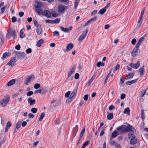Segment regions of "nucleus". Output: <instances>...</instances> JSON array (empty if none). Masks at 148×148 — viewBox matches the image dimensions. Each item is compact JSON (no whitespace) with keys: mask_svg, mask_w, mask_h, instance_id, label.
Here are the masks:
<instances>
[{"mask_svg":"<svg viewBox=\"0 0 148 148\" xmlns=\"http://www.w3.org/2000/svg\"><path fill=\"white\" fill-rule=\"evenodd\" d=\"M16 31L15 30L12 31L9 30L8 31V33L6 35V37L8 38H10L11 36H12L14 38H16Z\"/></svg>","mask_w":148,"mask_h":148,"instance_id":"obj_1","label":"nucleus"},{"mask_svg":"<svg viewBox=\"0 0 148 148\" xmlns=\"http://www.w3.org/2000/svg\"><path fill=\"white\" fill-rule=\"evenodd\" d=\"M123 126H123V132H129L131 130L133 131L134 130H135L134 128L130 125H128V126L123 125Z\"/></svg>","mask_w":148,"mask_h":148,"instance_id":"obj_2","label":"nucleus"},{"mask_svg":"<svg viewBox=\"0 0 148 148\" xmlns=\"http://www.w3.org/2000/svg\"><path fill=\"white\" fill-rule=\"evenodd\" d=\"M67 7V6H66L62 4H60L58 5L57 8L58 12L60 13H62L64 12Z\"/></svg>","mask_w":148,"mask_h":148,"instance_id":"obj_3","label":"nucleus"},{"mask_svg":"<svg viewBox=\"0 0 148 148\" xmlns=\"http://www.w3.org/2000/svg\"><path fill=\"white\" fill-rule=\"evenodd\" d=\"M9 97L7 96L3 99L1 100L0 101L1 105L3 107L6 105L7 103L9 101Z\"/></svg>","mask_w":148,"mask_h":148,"instance_id":"obj_4","label":"nucleus"},{"mask_svg":"<svg viewBox=\"0 0 148 148\" xmlns=\"http://www.w3.org/2000/svg\"><path fill=\"white\" fill-rule=\"evenodd\" d=\"M15 56L20 59H23L25 56V53L23 52L19 51H15L14 52Z\"/></svg>","mask_w":148,"mask_h":148,"instance_id":"obj_5","label":"nucleus"},{"mask_svg":"<svg viewBox=\"0 0 148 148\" xmlns=\"http://www.w3.org/2000/svg\"><path fill=\"white\" fill-rule=\"evenodd\" d=\"M88 29H86L84 31H83L82 33L79 38L78 40H82L84 39L86 35V34L88 32Z\"/></svg>","mask_w":148,"mask_h":148,"instance_id":"obj_6","label":"nucleus"},{"mask_svg":"<svg viewBox=\"0 0 148 148\" xmlns=\"http://www.w3.org/2000/svg\"><path fill=\"white\" fill-rule=\"evenodd\" d=\"M140 65V61H137L136 63H131L130 64V66L135 69H137L138 68Z\"/></svg>","mask_w":148,"mask_h":148,"instance_id":"obj_7","label":"nucleus"},{"mask_svg":"<svg viewBox=\"0 0 148 148\" xmlns=\"http://www.w3.org/2000/svg\"><path fill=\"white\" fill-rule=\"evenodd\" d=\"M34 78V76L33 75H31L29 76L25 80V82L26 84H27L28 83L31 81H32Z\"/></svg>","mask_w":148,"mask_h":148,"instance_id":"obj_8","label":"nucleus"},{"mask_svg":"<svg viewBox=\"0 0 148 148\" xmlns=\"http://www.w3.org/2000/svg\"><path fill=\"white\" fill-rule=\"evenodd\" d=\"M16 62V60L15 57H13L7 63V64L9 65H11L12 66L14 65Z\"/></svg>","mask_w":148,"mask_h":148,"instance_id":"obj_9","label":"nucleus"},{"mask_svg":"<svg viewBox=\"0 0 148 148\" xmlns=\"http://www.w3.org/2000/svg\"><path fill=\"white\" fill-rule=\"evenodd\" d=\"M144 39L145 38L144 37H141L140 38L136 45V47L137 48H138L144 40Z\"/></svg>","mask_w":148,"mask_h":148,"instance_id":"obj_10","label":"nucleus"},{"mask_svg":"<svg viewBox=\"0 0 148 148\" xmlns=\"http://www.w3.org/2000/svg\"><path fill=\"white\" fill-rule=\"evenodd\" d=\"M74 45L72 43H70L67 45L65 51L68 52L70 51L73 47Z\"/></svg>","mask_w":148,"mask_h":148,"instance_id":"obj_11","label":"nucleus"},{"mask_svg":"<svg viewBox=\"0 0 148 148\" xmlns=\"http://www.w3.org/2000/svg\"><path fill=\"white\" fill-rule=\"evenodd\" d=\"M36 13L37 14L39 15H43V11L41 8H36L35 9Z\"/></svg>","mask_w":148,"mask_h":148,"instance_id":"obj_12","label":"nucleus"},{"mask_svg":"<svg viewBox=\"0 0 148 148\" xmlns=\"http://www.w3.org/2000/svg\"><path fill=\"white\" fill-rule=\"evenodd\" d=\"M75 94L73 93H71L69 98L66 100V102L67 103H69L72 101L74 98L75 97Z\"/></svg>","mask_w":148,"mask_h":148,"instance_id":"obj_13","label":"nucleus"},{"mask_svg":"<svg viewBox=\"0 0 148 148\" xmlns=\"http://www.w3.org/2000/svg\"><path fill=\"white\" fill-rule=\"evenodd\" d=\"M75 66L72 67L70 69L68 74V78L70 77L75 72Z\"/></svg>","mask_w":148,"mask_h":148,"instance_id":"obj_14","label":"nucleus"},{"mask_svg":"<svg viewBox=\"0 0 148 148\" xmlns=\"http://www.w3.org/2000/svg\"><path fill=\"white\" fill-rule=\"evenodd\" d=\"M28 102L30 106H32L35 104L36 101L34 99H32V98L29 97L27 99Z\"/></svg>","mask_w":148,"mask_h":148,"instance_id":"obj_15","label":"nucleus"},{"mask_svg":"<svg viewBox=\"0 0 148 148\" xmlns=\"http://www.w3.org/2000/svg\"><path fill=\"white\" fill-rule=\"evenodd\" d=\"M138 48H137L135 47L132 52V55L133 57L135 56L138 53Z\"/></svg>","mask_w":148,"mask_h":148,"instance_id":"obj_16","label":"nucleus"},{"mask_svg":"<svg viewBox=\"0 0 148 148\" xmlns=\"http://www.w3.org/2000/svg\"><path fill=\"white\" fill-rule=\"evenodd\" d=\"M43 15H45L48 18H49L51 17V13L48 10H45L43 12Z\"/></svg>","mask_w":148,"mask_h":148,"instance_id":"obj_17","label":"nucleus"},{"mask_svg":"<svg viewBox=\"0 0 148 148\" xmlns=\"http://www.w3.org/2000/svg\"><path fill=\"white\" fill-rule=\"evenodd\" d=\"M145 69L144 68V66L140 67L139 68L138 71L140 72V76L141 77L144 75V72L145 71Z\"/></svg>","mask_w":148,"mask_h":148,"instance_id":"obj_18","label":"nucleus"},{"mask_svg":"<svg viewBox=\"0 0 148 148\" xmlns=\"http://www.w3.org/2000/svg\"><path fill=\"white\" fill-rule=\"evenodd\" d=\"M36 32L38 35H40L42 32V29L41 26H38L36 28Z\"/></svg>","mask_w":148,"mask_h":148,"instance_id":"obj_19","label":"nucleus"},{"mask_svg":"<svg viewBox=\"0 0 148 148\" xmlns=\"http://www.w3.org/2000/svg\"><path fill=\"white\" fill-rule=\"evenodd\" d=\"M24 29H21L20 31V35L21 38H23L25 37V35L24 33Z\"/></svg>","mask_w":148,"mask_h":148,"instance_id":"obj_20","label":"nucleus"},{"mask_svg":"<svg viewBox=\"0 0 148 148\" xmlns=\"http://www.w3.org/2000/svg\"><path fill=\"white\" fill-rule=\"evenodd\" d=\"M134 72H132L129 73L127 75V79H132L134 75Z\"/></svg>","mask_w":148,"mask_h":148,"instance_id":"obj_21","label":"nucleus"},{"mask_svg":"<svg viewBox=\"0 0 148 148\" xmlns=\"http://www.w3.org/2000/svg\"><path fill=\"white\" fill-rule=\"evenodd\" d=\"M130 139V143L131 144H135L137 143L136 139L135 138V137L132 138Z\"/></svg>","mask_w":148,"mask_h":148,"instance_id":"obj_22","label":"nucleus"},{"mask_svg":"<svg viewBox=\"0 0 148 148\" xmlns=\"http://www.w3.org/2000/svg\"><path fill=\"white\" fill-rule=\"evenodd\" d=\"M137 80V79H135L130 81H128L126 82V84L127 85H130L133 83L136 82Z\"/></svg>","mask_w":148,"mask_h":148,"instance_id":"obj_23","label":"nucleus"},{"mask_svg":"<svg viewBox=\"0 0 148 148\" xmlns=\"http://www.w3.org/2000/svg\"><path fill=\"white\" fill-rule=\"evenodd\" d=\"M44 41L43 39H41L39 40L36 44V46L38 47H40L41 44L43 43Z\"/></svg>","mask_w":148,"mask_h":148,"instance_id":"obj_24","label":"nucleus"},{"mask_svg":"<svg viewBox=\"0 0 148 148\" xmlns=\"http://www.w3.org/2000/svg\"><path fill=\"white\" fill-rule=\"evenodd\" d=\"M123 113L125 114H126L128 115H130V109L129 108H127L125 109L123 111Z\"/></svg>","mask_w":148,"mask_h":148,"instance_id":"obj_25","label":"nucleus"},{"mask_svg":"<svg viewBox=\"0 0 148 148\" xmlns=\"http://www.w3.org/2000/svg\"><path fill=\"white\" fill-rule=\"evenodd\" d=\"M85 126H84V128L81 131V132L80 133V137L79 139V140L80 141L81 139V138H82V136H83V135L84 134V133L85 131Z\"/></svg>","mask_w":148,"mask_h":148,"instance_id":"obj_26","label":"nucleus"},{"mask_svg":"<svg viewBox=\"0 0 148 148\" xmlns=\"http://www.w3.org/2000/svg\"><path fill=\"white\" fill-rule=\"evenodd\" d=\"M42 6L43 4L41 2H37V5L35 6V8L36 9L40 8L42 7Z\"/></svg>","mask_w":148,"mask_h":148,"instance_id":"obj_27","label":"nucleus"},{"mask_svg":"<svg viewBox=\"0 0 148 148\" xmlns=\"http://www.w3.org/2000/svg\"><path fill=\"white\" fill-rule=\"evenodd\" d=\"M15 79H12L8 82L7 85L8 86H10L14 84L15 83Z\"/></svg>","mask_w":148,"mask_h":148,"instance_id":"obj_28","label":"nucleus"},{"mask_svg":"<svg viewBox=\"0 0 148 148\" xmlns=\"http://www.w3.org/2000/svg\"><path fill=\"white\" fill-rule=\"evenodd\" d=\"M133 131H131L128 134V138L130 139L132 138H134V137H135Z\"/></svg>","mask_w":148,"mask_h":148,"instance_id":"obj_29","label":"nucleus"},{"mask_svg":"<svg viewBox=\"0 0 148 148\" xmlns=\"http://www.w3.org/2000/svg\"><path fill=\"white\" fill-rule=\"evenodd\" d=\"M106 9L104 7L99 10L98 12V14H100L101 15L103 14L106 12Z\"/></svg>","mask_w":148,"mask_h":148,"instance_id":"obj_30","label":"nucleus"},{"mask_svg":"<svg viewBox=\"0 0 148 148\" xmlns=\"http://www.w3.org/2000/svg\"><path fill=\"white\" fill-rule=\"evenodd\" d=\"M142 18L140 17V19L138 21L137 26L138 27H139L141 25L142 21Z\"/></svg>","mask_w":148,"mask_h":148,"instance_id":"obj_31","label":"nucleus"},{"mask_svg":"<svg viewBox=\"0 0 148 148\" xmlns=\"http://www.w3.org/2000/svg\"><path fill=\"white\" fill-rule=\"evenodd\" d=\"M42 95L45 94L47 91V88H43L42 89Z\"/></svg>","mask_w":148,"mask_h":148,"instance_id":"obj_32","label":"nucleus"},{"mask_svg":"<svg viewBox=\"0 0 148 148\" xmlns=\"http://www.w3.org/2000/svg\"><path fill=\"white\" fill-rule=\"evenodd\" d=\"M118 135L116 131H114L112 134V136L113 138H114Z\"/></svg>","mask_w":148,"mask_h":148,"instance_id":"obj_33","label":"nucleus"},{"mask_svg":"<svg viewBox=\"0 0 148 148\" xmlns=\"http://www.w3.org/2000/svg\"><path fill=\"white\" fill-rule=\"evenodd\" d=\"M113 114L112 113H110L107 116V119L109 120L112 119L113 118Z\"/></svg>","mask_w":148,"mask_h":148,"instance_id":"obj_34","label":"nucleus"},{"mask_svg":"<svg viewBox=\"0 0 148 148\" xmlns=\"http://www.w3.org/2000/svg\"><path fill=\"white\" fill-rule=\"evenodd\" d=\"M60 28L62 31L64 32H68L69 31V29L67 28H64L62 27H60Z\"/></svg>","mask_w":148,"mask_h":148,"instance_id":"obj_35","label":"nucleus"},{"mask_svg":"<svg viewBox=\"0 0 148 148\" xmlns=\"http://www.w3.org/2000/svg\"><path fill=\"white\" fill-rule=\"evenodd\" d=\"M89 141H87L83 144L81 148H85L86 146L89 144Z\"/></svg>","mask_w":148,"mask_h":148,"instance_id":"obj_36","label":"nucleus"},{"mask_svg":"<svg viewBox=\"0 0 148 148\" xmlns=\"http://www.w3.org/2000/svg\"><path fill=\"white\" fill-rule=\"evenodd\" d=\"M45 116V114L44 112L42 113L40 115V116L39 119V121H40Z\"/></svg>","mask_w":148,"mask_h":148,"instance_id":"obj_37","label":"nucleus"},{"mask_svg":"<svg viewBox=\"0 0 148 148\" xmlns=\"http://www.w3.org/2000/svg\"><path fill=\"white\" fill-rule=\"evenodd\" d=\"M141 117L143 120L145 119L144 111L143 109H142L141 111Z\"/></svg>","mask_w":148,"mask_h":148,"instance_id":"obj_38","label":"nucleus"},{"mask_svg":"<svg viewBox=\"0 0 148 148\" xmlns=\"http://www.w3.org/2000/svg\"><path fill=\"white\" fill-rule=\"evenodd\" d=\"M123 125L117 128L116 130H120L121 132H123Z\"/></svg>","mask_w":148,"mask_h":148,"instance_id":"obj_39","label":"nucleus"},{"mask_svg":"<svg viewBox=\"0 0 148 148\" xmlns=\"http://www.w3.org/2000/svg\"><path fill=\"white\" fill-rule=\"evenodd\" d=\"M80 0H75V2L74 5V8L76 9L78 5V3Z\"/></svg>","mask_w":148,"mask_h":148,"instance_id":"obj_40","label":"nucleus"},{"mask_svg":"<svg viewBox=\"0 0 148 148\" xmlns=\"http://www.w3.org/2000/svg\"><path fill=\"white\" fill-rule=\"evenodd\" d=\"M51 14L53 16L56 17L58 15V14L55 11H52Z\"/></svg>","mask_w":148,"mask_h":148,"instance_id":"obj_41","label":"nucleus"},{"mask_svg":"<svg viewBox=\"0 0 148 148\" xmlns=\"http://www.w3.org/2000/svg\"><path fill=\"white\" fill-rule=\"evenodd\" d=\"M60 21V18H56L55 20H53V23H58Z\"/></svg>","mask_w":148,"mask_h":148,"instance_id":"obj_42","label":"nucleus"},{"mask_svg":"<svg viewBox=\"0 0 148 148\" xmlns=\"http://www.w3.org/2000/svg\"><path fill=\"white\" fill-rule=\"evenodd\" d=\"M37 109L36 108H32L31 109V111L32 112L34 113H35L37 112Z\"/></svg>","mask_w":148,"mask_h":148,"instance_id":"obj_43","label":"nucleus"},{"mask_svg":"<svg viewBox=\"0 0 148 148\" xmlns=\"http://www.w3.org/2000/svg\"><path fill=\"white\" fill-rule=\"evenodd\" d=\"M8 56V53L7 52L3 54L2 57V59H3V58H7Z\"/></svg>","mask_w":148,"mask_h":148,"instance_id":"obj_44","label":"nucleus"},{"mask_svg":"<svg viewBox=\"0 0 148 148\" xmlns=\"http://www.w3.org/2000/svg\"><path fill=\"white\" fill-rule=\"evenodd\" d=\"M34 92L35 94L37 93H39L42 95V90H41V89L36 90L34 91Z\"/></svg>","mask_w":148,"mask_h":148,"instance_id":"obj_45","label":"nucleus"},{"mask_svg":"<svg viewBox=\"0 0 148 148\" xmlns=\"http://www.w3.org/2000/svg\"><path fill=\"white\" fill-rule=\"evenodd\" d=\"M21 125V123L20 122H18L16 124V128L17 129H19Z\"/></svg>","mask_w":148,"mask_h":148,"instance_id":"obj_46","label":"nucleus"},{"mask_svg":"<svg viewBox=\"0 0 148 148\" xmlns=\"http://www.w3.org/2000/svg\"><path fill=\"white\" fill-rule=\"evenodd\" d=\"M145 10V8H144L141 11V12L140 16V17H141V18H142V17H143V15L144 14V13Z\"/></svg>","mask_w":148,"mask_h":148,"instance_id":"obj_47","label":"nucleus"},{"mask_svg":"<svg viewBox=\"0 0 148 148\" xmlns=\"http://www.w3.org/2000/svg\"><path fill=\"white\" fill-rule=\"evenodd\" d=\"M40 87V85L39 84L36 83L34 86V88L35 89H37L39 88Z\"/></svg>","mask_w":148,"mask_h":148,"instance_id":"obj_48","label":"nucleus"},{"mask_svg":"<svg viewBox=\"0 0 148 148\" xmlns=\"http://www.w3.org/2000/svg\"><path fill=\"white\" fill-rule=\"evenodd\" d=\"M97 18V17L95 16L93 18H91L89 20L90 21V22L91 23L92 22H94L96 20Z\"/></svg>","mask_w":148,"mask_h":148,"instance_id":"obj_49","label":"nucleus"},{"mask_svg":"<svg viewBox=\"0 0 148 148\" xmlns=\"http://www.w3.org/2000/svg\"><path fill=\"white\" fill-rule=\"evenodd\" d=\"M60 1L63 3H65L66 5H68L69 4V0H60Z\"/></svg>","mask_w":148,"mask_h":148,"instance_id":"obj_50","label":"nucleus"},{"mask_svg":"<svg viewBox=\"0 0 148 148\" xmlns=\"http://www.w3.org/2000/svg\"><path fill=\"white\" fill-rule=\"evenodd\" d=\"M32 49L30 48H29L26 49V52L27 54L31 53L32 52Z\"/></svg>","mask_w":148,"mask_h":148,"instance_id":"obj_51","label":"nucleus"},{"mask_svg":"<svg viewBox=\"0 0 148 148\" xmlns=\"http://www.w3.org/2000/svg\"><path fill=\"white\" fill-rule=\"evenodd\" d=\"M120 67V65L119 64H117L115 67V69L114 70V72H115L117 69H119Z\"/></svg>","mask_w":148,"mask_h":148,"instance_id":"obj_52","label":"nucleus"},{"mask_svg":"<svg viewBox=\"0 0 148 148\" xmlns=\"http://www.w3.org/2000/svg\"><path fill=\"white\" fill-rule=\"evenodd\" d=\"M71 92L70 91H68L65 94V97L66 98H68Z\"/></svg>","mask_w":148,"mask_h":148,"instance_id":"obj_53","label":"nucleus"},{"mask_svg":"<svg viewBox=\"0 0 148 148\" xmlns=\"http://www.w3.org/2000/svg\"><path fill=\"white\" fill-rule=\"evenodd\" d=\"M59 35V33L57 31H56L53 32V35L54 36H58Z\"/></svg>","mask_w":148,"mask_h":148,"instance_id":"obj_54","label":"nucleus"},{"mask_svg":"<svg viewBox=\"0 0 148 148\" xmlns=\"http://www.w3.org/2000/svg\"><path fill=\"white\" fill-rule=\"evenodd\" d=\"M6 6L5 7H3L1 9V14H2L3 12L5 11V8H6Z\"/></svg>","mask_w":148,"mask_h":148,"instance_id":"obj_55","label":"nucleus"},{"mask_svg":"<svg viewBox=\"0 0 148 148\" xmlns=\"http://www.w3.org/2000/svg\"><path fill=\"white\" fill-rule=\"evenodd\" d=\"M33 94V92L32 91H29L27 93V96H30Z\"/></svg>","mask_w":148,"mask_h":148,"instance_id":"obj_56","label":"nucleus"},{"mask_svg":"<svg viewBox=\"0 0 148 148\" xmlns=\"http://www.w3.org/2000/svg\"><path fill=\"white\" fill-rule=\"evenodd\" d=\"M53 20L51 21L50 20H48L45 21V22L47 23L53 24Z\"/></svg>","mask_w":148,"mask_h":148,"instance_id":"obj_57","label":"nucleus"},{"mask_svg":"<svg viewBox=\"0 0 148 148\" xmlns=\"http://www.w3.org/2000/svg\"><path fill=\"white\" fill-rule=\"evenodd\" d=\"M12 21L13 23L15 22L16 21V18L15 16H13L12 18Z\"/></svg>","mask_w":148,"mask_h":148,"instance_id":"obj_58","label":"nucleus"},{"mask_svg":"<svg viewBox=\"0 0 148 148\" xmlns=\"http://www.w3.org/2000/svg\"><path fill=\"white\" fill-rule=\"evenodd\" d=\"M28 117L29 118H33L34 116L32 113H29L28 115Z\"/></svg>","mask_w":148,"mask_h":148,"instance_id":"obj_59","label":"nucleus"},{"mask_svg":"<svg viewBox=\"0 0 148 148\" xmlns=\"http://www.w3.org/2000/svg\"><path fill=\"white\" fill-rule=\"evenodd\" d=\"M97 10H94L92 12H91V15L92 16H93V15H95V14L97 13Z\"/></svg>","mask_w":148,"mask_h":148,"instance_id":"obj_60","label":"nucleus"},{"mask_svg":"<svg viewBox=\"0 0 148 148\" xmlns=\"http://www.w3.org/2000/svg\"><path fill=\"white\" fill-rule=\"evenodd\" d=\"M136 40L135 38H133L131 41V43L133 45H134L136 43Z\"/></svg>","mask_w":148,"mask_h":148,"instance_id":"obj_61","label":"nucleus"},{"mask_svg":"<svg viewBox=\"0 0 148 148\" xmlns=\"http://www.w3.org/2000/svg\"><path fill=\"white\" fill-rule=\"evenodd\" d=\"M146 92V91L145 90H144L143 91L141 92L140 96L141 97H143L145 94Z\"/></svg>","mask_w":148,"mask_h":148,"instance_id":"obj_62","label":"nucleus"},{"mask_svg":"<svg viewBox=\"0 0 148 148\" xmlns=\"http://www.w3.org/2000/svg\"><path fill=\"white\" fill-rule=\"evenodd\" d=\"M79 75L78 73H76L75 74L74 76L75 78L77 79H78L79 77Z\"/></svg>","mask_w":148,"mask_h":148,"instance_id":"obj_63","label":"nucleus"},{"mask_svg":"<svg viewBox=\"0 0 148 148\" xmlns=\"http://www.w3.org/2000/svg\"><path fill=\"white\" fill-rule=\"evenodd\" d=\"M15 49L16 50H18L20 49L21 48L20 45H16L15 47Z\"/></svg>","mask_w":148,"mask_h":148,"instance_id":"obj_64","label":"nucleus"}]
</instances>
